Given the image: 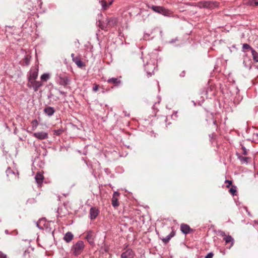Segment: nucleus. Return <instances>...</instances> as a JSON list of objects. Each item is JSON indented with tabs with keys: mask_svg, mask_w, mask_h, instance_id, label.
Here are the masks:
<instances>
[{
	"mask_svg": "<svg viewBox=\"0 0 258 258\" xmlns=\"http://www.w3.org/2000/svg\"><path fill=\"white\" fill-rule=\"evenodd\" d=\"M135 253L131 249H127L121 254V258H133Z\"/></svg>",
	"mask_w": 258,
	"mask_h": 258,
	"instance_id": "obj_11",
	"label": "nucleus"
},
{
	"mask_svg": "<svg viewBox=\"0 0 258 258\" xmlns=\"http://www.w3.org/2000/svg\"><path fill=\"white\" fill-rule=\"evenodd\" d=\"M241 149L243 151L242 154L244 155H247V152L246 148L244 146H242Z\"/></svg>",
	"mask_w": 258,
	"mask_h": 258,
	"instance_id": "obj_35",
	"label": "nucleus"
},
{
	"mask_svg": "<svg viewBox=\"0 0 258 258\" xmlns=\"http://www.w3.org/2000/svg\"><path fill=\"white\" fill-rule=\"evenodd\" d=\"M71 56L72 57L73 61L74 60V58H75L77 57H75V54L74 53H72L71 54Z\"/></svg>",
	"mask_w": 258,
	"mask_h": 258,
	"instance_id": "obj_42",
	"label": "nucleus"
},
{
	"mask_svg": "<svg viewBox=\"0 0 258 258\" xmlns=\"http://www.w3.org/2000/svg\"><path fill=\"white\" fill-rule=\"evenodd\" d=\"M100 3L102 6V8L103 10H106L107 8V5H106V2L104 0H101L100 1Z\"/></svg>",
	"mask_w": 258,
	"mask_h": 258,
	"instance_id": "obj_33",
	"label": "nucleus"
},
{
	"mask_svg": "<svg viewBox=\"0 0 258 258\" xmlns=\"http://www.w3.org/2000/svg\"><path fill=\"white\" fill-rule=\"evenodd\" d=\"M23 258H36L34 254L33 251L31 250V251L29 249L25 250L23 254Z\"/></svg>",
	"mask_w": 258,
	"mask_h": 258,
	"instance_id": "obj_13",
	"label": "nucleus"
},
{
	"mask_svg": "<svg viewBox=\"0 0 258 258\" xmlns=\"http://www.w3.org/2000/svg\"><path fill=\"white\" fill-rule=\"evenodd\" d=\"M174 42V40H172V41H171V42Z\"/></svg>",
	"mask_w": 258,
	"mask_h": 258,
	"instance_id": "obj_52",
	"label": "nucleus"
},
{
	"mask_svg": "<svg viewBox=\"0 0 258 258\" xmlns=\"http://www.w3.org/2000/svg\"><path fill=\"white\" fill-rule=\"evenodd\" d=\"M242 48L243 49H250L251 51V49H253L249 44L247 43H244L243 44Z\"/></svg>",
	"mask_w": 258,
	"mask_h": 258,
	"instance_id": "obj_34",
	"label": "nucleus"
},
{
	"mask_svg": "<svg viewBox=\"0 0 258 258\" xmlns=\"http://www.w3.org/2000/svg\"><path fill=\"white\" fill-rule=\"evenodd\" d=\"M39 2H40V5H41V4H42V2H41V0H39Z\"/></svg>",
	"mask_w": 258,
	"mask_h": 258,
	"instance_id": "obj_47",
	"label": "nucleus"
},
{
	"mask_svg": "<svg viewBox=\"0 0 258 258\" xmlns=\"http://www.w3.org/2000/svg\"><path fill=\"white\" fill-rule=\"evenodd\" d=\"M107 82L110 84H114V85L117 86L120 83L121 81L116 78H112L109 79L107 80Z\"/></svg>",
	"mask_w": 258,
	"mask_h": 258,
	"instance_id": "obj_20",
	"label": "nucleus"
},
{
	"mask_svg": "<svg viewBox=\"0 0 258 258\" xmlns=\"http://www.w3.org/2000/svg\"><path fill=\"white\" fill-rule=\"evenodd\" d=\"M73 61L77 64V66L79 67V68H81L82 67H83L84 65V63H83V62L81 60V59H80L79 57H77L76 58H74V60Z\"/></svg>",
	"mask_w": 258,
	"mask_h": 258,
	"instance_id": "obj_22",
	"label": "nucleus"
},
{
	"mask_svg": "<svg viewBox=\"0 0 258 258\" xmlns=\"http://www.w3.org/2000/svg\"><path fill=\"white\" fill-rule=\"evenodd\" d=\"M38 70L37 68L31 69L30 71V76L29 77V81L35 80L38 76Z\"/></svg>",
	"mask_w": 258,
	"mask_h": 258,
	"instance_id": "obj_9",
	"label": "nucleus"
},
{
	"mask_svg": "<svg viewBox=\"0 0 258 258\" xmlns=\"http://www.w3.org/2000/svg\"><path fill=\"white\" fill-rule=\"evenodd\" d=\"M147 6L149 9H151L154 12L162 14L165 16H170L171 15V12L170 11L163 7L149 5H148Z\"/></svg>",
	"mask_w": 258,
	"mask_h": 258,
	"instance_id": "obj_2",
	"label": "nucleus"
},
{
	"mask_svg": "<svg viewBox=\"0 0 258 258\" xmlns=\"http://www.w3.org/2000/svg\"><path fill=\"white\" fill-rule=\"evenodd\" d=\"M129 115H130V113H128V114H127V115H126L125 114V116H129Z\"/></svg>",
	"mask_w": 258,
	"mask_h": 258,
	"instance_id": "obj_50",
	"label": "nucleus"
},
{
	"mask_svg": "<svg viewBox=\"0 0 258 258\" xmlns=\"http://www.w3.org/2000/svg\"><path fill=\"white\" fill-rule=\"evenodd\" d=\"M220 233H221V234H220V235H221L222 236L224 237H226V236H227V235L225 234V232H224L221 231V232H220Z\"/></svg>",
	"mask_w": 258,
	"mask_h": 258,
	"instance_id": "obj_41",
	"label": "nucleus"
},
{
	"mask_svg": "<svg viewBox=\"0 0 258 258\" xmlns=\"http://www.w3.org/2000/svg\"><path fill=\"white\" fill-rule=\"evenodd\" d=\"M99 213V210L96 207H91L90 209V218L91 220H94L96 218Z\"/></svg>",
	"mask_w": 258,
	"mask_h": 258,
	"instance_id": "obj_8",
	"label": "nucleus"
},
{
	"mask_svg": "<svg viewBox=\"0 0 258 258\" xmlns=\"http://www.w3.org/2000/svg\"><path fill=\"white\" fill-rule=\"evenodd\" d=\"M112 206L114 208L118 207L119 206V203L118 202V200L116 197H112Z\"/></svg>",
	"mask_w": 258,
	"mask_h": 258,
	"instance_id": "obj_24",
	"label": "nucleus"
},
{
	"mask_svg": "<svg viewBox=\"0 0 258 258\" xmlns=\"http://www.w3.org/2000/svg\"><path fill=\"white\" fill-rule=\"evenodd\" d=\"M74 235L71 232H68L66 233V234L64 235L63 237V239L66 241L67 242L69 243L71 242L72 239H73Z\"/></svg>",
	"mask_w": 258,
	"mask_h": 258,
	"instance_id": "obj_16",
	"label": "nucleus"
},
{
	"mask_svg": "<svg viewBox=\"0 0 258 258\" xmlns=\"http://www.w3.org/2000/svg\"><path fill=\"white\" fill-rule=\"evenodd\" d=\"M238 158L240 160L242 164H247L249 162V161L250 160V158L248 157H243L242 156L239 155L238 156Z\"/></svg>",
	"mask_w": 258,
	"mask_h": 258,
	"instance_id": "obj_21",
	"label": "nucleus"
},
{
	"mask_svg": "<svg viewBox=\"0 0 258 258\" xmlns=\"http://www.w3.org/2000/svg\"><path fill=\"white\" fill-rule=\"evenodd\" d=\"M251 52L253 60L255 62H258V53L254 49H251Z\"/></svg>",
	"mask_w": 258,
	"mask_h": 258,
	"instance_id": "obj_23",
	"label": "nucleus"
},
{
	"mask_svg": "<svg viewBox=\"0 0 258 258\" xmlns=\"http://www.w3.org/2000/svg\"><path fill=\"white\" fill-rule=\"evenodd\" d=\"M173 115H174L175 116H176V113L171 114V115H170V116H171V117H172V116H173Z\"/></svg>",
	"mask_w": 258,
	"mask_h": 258,
	"instance_id": "obj_44",
	"label": "nucleus"
},
{
	"mask_svg": "<svg viewBox=\"0 0 258 258\" xmlns=\"http://www.w3.org/2000/svg\"><path fill=\"white\" fill-rule=\"evenodd\" d=\"M0 258H8L7 255L3 253H0Z\"/></svg>",
	"mask_w": 258,
	"mask_h": 258,
	"instance_id": "obj_40",
	"label": "nucleus"
},
{
	"mask_svg": "<svg viewBox=\"0 0 258 258\" xmlns=\"http://www.w3.org/2000/svg\"><path fill=\"white\" fill-rule=\"evenodd\" d=\"M144 62L146 61L144 64L145 70L146 71L148 77H151L153 74L157 66L156 65V60L153 58L150 54L142 57Z\"/></svg>",
	"mask_w": 258,
	"mask_h": 258,
	"instance_id": "obj_1",
	"label": "nucleus"
},
{
	"mask_svg": "<svg viewBox=\"0 0 258 258\" xmlns=\"http://www.w3.org/2000/svg\"><path fill=\"white\" fill-rule=\"evenodd\" d=\"M5 232L7 234H8L9 233V231L8 230H6Z\"/></svg>",
	"mask_w": 258,
	"mask_h": 258,
	"instance_id": "obj_46",
	"label": "nucleus"
},
{
	"mask_svg": "<svg viewBox=\"0 0 258 258\" xmlns=\"http://www.w3.org/2000/svg\"><path fill=\"white\" fill-rule=\"evenodd\" d=\"M107 25L110 27H112L117 23V20L115 18H110L106 19Z\"/></svg>",
	"mask_w": 258,
	"mask_h": 258,
	"instance_id": "obj_18",
	"label": "nucleus"
},
{
	"mask_svg": "<svg viewBox=\"0 0 258 258\" xmlns=\"http://www.w3.org/2000/svg\"><path fill=\"white\" fill-rule=\"evenodd\" d=\"M98 25H99V27L102 30L106 29L107 28V26H108L107 25V22H106V23H104V22H101L100 21H99L98 22Z\"/></svg>",
	"mask_w": 258,
	"mask_h": 258,
	"instance_id": "obj_25",
	"label": "nucleus"
},
{
	"mask_svg": "<svg viewBox=\"0 0 258 258\" xmlns=\"http://www.w3.org/2000/svg\"><path fill=\"white\" fill-rule=\"evenodd\" d=\"M6 173L8 177H9L10 175L15 176L14 172L12 170V169L10 167H8L7 168V169L6 171Z\"/></svg>",
	"mask_w": 258,
	"mask_h": 258,
	"instance_id": "obj_28",
	"label": "nucleus"
},
{
	"mask_svg": "<svg viewBox=\"0 0 258 258\" xmlns=\"http://www.w3.org/2000/svg\"><path fill=\"white\" fill-rule=\"evenodd\" d=\"M180 230L184 234H187L193 231V230L190 228L189 226L186 224H181L180 225Z\"/></svg>",
	"mask_w": 258,
	"mask_h": 258,
	"instance_id": "obj_10",
	"label": "nucleus"
},
{
	"mask_svg": "<svg viewBox=\"0 0 258 258\" xmlns=\"http://www.w3.org/2000/svg\"><path fill=\"white\" fill-rule=\"evenodd\" d=\"M224 240L226 244L231 243L230 246H232L234 244V239L230 235H227L226 237H224Z\"/></svg>",
	"mask_w": 258,
	"mask_h": 258,
	"instance_id": "obj_19",
	"label": "nucleus"
},
{
	"mask_svg": "<svg viewBox=\"0 0 258 258\" xmlns=\"http://www.w3.org/2000/svg\"><path fill=\"white\" fill-rule=\"evenodd\" d=\"M35 179L37 184L40 185L43 182L44 176L42 174L40 173H37L35 176Z\"/></svg>",
	"mask_w": 258,
	"mask_h": 258,
	"instance_id": "obj_14",
	"label": "nucleus"
},
{
	"mask_svg": "<svg viewBox=\"0 0 258 258\" xmlns=\"http://www.w3.org/2000/svg\"><path fill=\"white\" fill-rule=\"evenodd\" d=\"M201 94L204 95L206 98H211L212 96L215 95V93L213 91L212 88L210 86H208L205 88Z\"/></svg>",
	"mask_w": 258,
	"mask_h": 258,
	"instance_id": "obj_6",
	"label": "nucleus"
},
{
	"mask_svg": "<svg viewBox=\"0 0 258 258\" xmlns=\"http://www.w3.org/2000/svg\"><path fill=\"white\" fill-rule=\"evenodd\" d=\"M30 63V59L27 55L25 56L23 59V64L25 66H28Z\"/></svg>",
	"mask_w": 258,
	"mask_h": 258,
	"instance_id": "obj_30",
	"label": "nucleus"
},
{
	"mask_svg": "<svg viewBox=\"0 0 258 258\" xmlns=\"http://www.w3.org/2000/svg\"><path fill=\"white\" fill-rule=\"evenodd\" d=\"M54 135L56 136H59L62 134V133L64 132V131L62 128H60L58 130H54Z\"/></svg>",
	"mask_w": 258,
	"mask_h": 258,
	"instance_id": "obj_32",
	"label": "nucleus"
},
{
	"mask_svg": "<svg viewBox=\"0 0 258 258\" xmlns=\"http://www.w3.org/2000/svg\"><path fill=\"white\" fill-rule=\"evenodd\" d=\"M111 4H112V3H111V2H110V3H109V5H111Z\"/></svg>",
	"mask_w": 258,
	"mask_h": 258,
	"instance_id": "obj_51",
	"label": "nucleus"
},
{
	"mask_svg": "<svg viewBox=\"0 0 258 258\" xmlns=\"http://www.w3.org/2000/svg\"><path fill=\"white\" fill-rule=\"evenodd\" d=\"M33 136L40 140L46 139L48 137V134L44 132L34 133Z\"/></svg>",
	"mask_w": 258,
	"mask_h": 258,
	"instance_id": "obj_7",
	"label": "nucleus"
},
{
	"mask_svg": "<svg viewBox=\"0 0 258 258\" xmlns=\"http://www.w3.org/2000/svg\"><path fill=\"white\" fill-rule=\"evenodd\" d=\"M225 182H229V184H228L226 186L227 187H229L230 185L232 184V181L229 180H226Z\"/></svg>",
	"mask_w": 258,
	"mask_h": 258,
	"instance_id": "obj_38",
	"label": "nucleus"
},
{
	"mask_svg": "<svg viewBox=\"0 0 258 258\" xmlns=\"http://www.w3.org/2000/svg\"><path fill=\"white\" fill-rule=\"evenodd\" d=\"M119 196V193L118 191H114L112 197H116Z\"/></svg>",
	"mask_w": 258,
	"mask_h": 258,
	"instance_id": "obj_37",
	"label": "nucleus"
},
{
	"mask_svg": "<svg viewBox=\"0 0 258 258\" xmlns=\"http://www.w3.org/2000/svg\"><path fill=\"white\" fill-rule=\"evenodd\" d=\"M180 76L181 77H184V72H182V73L180 75Z\"/></svg>",
	"mask_w": 258,
	"mask_h": 258,
	"instance_id": "obj_43",
	"label": "nucleus"
},
{
	"mask_svg": "<svg viewBox=\"0 0 258 258\" xmlns=\"http://www.w3.org/2000/svg\"><path fill=\"white\" fill-rule=\"evenodd\" d=\"M254 4L255 6H258V2H255L254 3Z\"/></svg>",
	"mask_w": 258,
	"mask_h": 258,
	"instance_id": "obj_45",
	"label": "nucleus"
},
{
	"mask_svg": "<svg viewBox=\"0 0 258 258\" xmlns=\"http://www.w3.org/2000/svg\"><path fill=\"white\" fill-rule=\"evenodd\" d=\"M44 111L45 112V113H54V110L52 107H48V108H45L44 109Z\"/></svg>",
	"mask_w": 258,
	"mask_h": 258,
	"instance_id": "obj_31",
	"label": "nucleus"
},
{
	"mask_svg": "<svg viewBox=\"0 0 258 258\" xmlns=\"http://www.w3.org/2000/svg\"><path fill=\"white\" fill-rule=\"evenodd\" d=\"M37 226L38 227H39V225H38V223H37Z\"/></svg>",
	"mask_w": 258,
	"mask_h": 258,
	"instance_id": "obj_49",
	"label": "nucleus"
},
{
	"mask_svg": "<svg viewBox=\"0 0 258 258\" xmlns=\"http://www.w3.org/2000/svg\"><path fill=\"white\" fill-rule=\"evenodd\" d=\"M218 4L217 2L206 1L200 4L201 8L213 9L218 7Z\"/></svg>",
	"mask_w": 258,
	"mask_h": 258,
	"instance_id": "obj_5",
	"label": "nucleus"
},
{
	"mask_svg": "<svg viewBox=\"0 0 258 258\" xmlns=\"http://www.w3.org/2000/svg\"><path fill=\"white\" fill-rule=\"evenodd\" d=\"M229 191L233 196L236 195L237 192L236 186L232 185V187L230 189Z\"/></svg>",
	"mask_w": 258,
	"mask_h": 258,
	"instance_id": "obj_29",
	"label": "nucleus"
},
{
	"mask_svg": "<svg viewBox=\"0 0 258 258\" xmlns=\"http://www.w3.org/2000/svg\"><path fill=\"white\" fill-rule=\"evenodd\" d=\"M98 90V86L95 85L93 87V90L95 92H96Z\"/></svg>",
	"mask_w": 258,
	"mask_h": 258,
	"instance_id": "obj_39",
	"label": "nucleus"
},
{
	"mask_svg": "<svg viewBox=\"0 0 258 258\" xmlns=\"http://www.w3.org/2000/svg\"><path fill=\"white\" fill-rule=\"evenodd\" d=\"M94 234L91 231H88L86 235V239L90 244L94 243Z\"/></svg>",
	"mask_w": 258,
	"mask_h": 258,
	"instance_id": "obj_12",
	"label": "nucleus"
},
{
	"mask_svg": "<svg viewBox=\"0 0 258 258\" xmlns=\"http://www.w3.org/2000/svg\"><path fill=\"white\" fill-rule=\"evenodd\" d=\"M50 78L49 74L44 73L41 76V79L43 81H47Z\"/></svg>",
	"mask_w": 258,
	"mask_h": 258,
	"instance_id": "obj_27",
	"label": "nucleus"
},
{
	"mask_svg": "<svg viewBox=\"0 0 258 258\" xmlns=\"http://www.w3.org/2000/svg\"><path fill=\"white\" fill-rule=\"evenodd\" d=\"M84 247L85 245L84 242L81 240L78 241L74 245L72 248L73 253L75 255H78L80 254L84 249Z\"/></svg>",
	"mask_w": 258,
	"mask_h": 258,
	"instance_id": "obj_3",
	"label": "nucleus"
},
{
	"mask_svg": "<svg viewBox=\"0 0 258 258\" xmlns=\"http://www.w3.org/2000/svg\"><path fill=\"white\" fill-rule=\"evenodd\" d=\"M57 81L60 85L66 86L70 84L71 79L65 74H60L57 75Z\"/></svg>",
	"mask_w": 258,
	"mask_h": 258,
	"instance_id": "obj_4",
	"label": "nucleus"
},
{
	"mask_svg": "<svg viewBox=\"0 0 258 258\" xmlns=\"http://www.w3.org/2000/svg\"><path fill=\"white\" fill-rule=\"evenodd\" d=\"M31 84L35 91H37L38 89L42 85V84L41 82L36 81L35 80L32 81Z\"/></svg>",
	"mask_w": 258,
	"mask_h": 258,
	"instance_id": "obj_15",
	"label": "nucleus"
},
{
	"mask_svg": "<svg viewBox=\"0 0 258 258\" xmlns=\"http://www.w3.org/2000/svg\"><path fill=\"white\" fill-rule=\"evenodd\" d=\"M175 231L172 230L169 235H168L166 237L163 238L162 239V241L165 243L168 242L169 241V240L171 239V238L175 235Z\"/></svg>",
	"mask_w": 258,
	"mask_h": 258,
	"instance_id": "obj_17",
	"label": "nucleus"
},
{
	"mask_svg": "<svg viewBox=\"0 0 258 258\" xmlns=\"http://www.w3.org/2000/svg\"><path fill=\"white\" fill-rule=\"evenodd\" d=\"M49 116H51V115H52L53 114H51V113H50V114H47Z\"/></svg>",
	"mask_w": 258,
	"mask_h": 258,
	"instance_id": "obj_48",
	"label": "nucleus"
},
{
	"mask_svg": "<svg viewBox=\"0 0 258 258\" xmlns=\"http://www.w3.org/2000/svg\"><path fill=\"white\" fill-rule=\"evenodd\" d=\"M31 125H32V128L33 131L35 130L37 128V126L38 125V120L37 119L33 120L31 121Z\"/></svg>",
	"mask_w": 258,
	"mask_h": 258,
	"instance_id": "obj_26",
	"label": "nucleus"
},
{
	"mask_svg": "<svg viewBox=\"0 0 258 258\" xmlns=\"http://www.w3.org/2000/svg\"><path fill=\"white\" fill-rule=\"evenodd\" d=\"M214 255V254L212 252L209 253L205 258H212Z\"/></svg>",
	"mask_w": 258,
	"mask_h": 258,
	"instance_id": "obj_36",
	"label": "nucleus"
}]
</instances>
